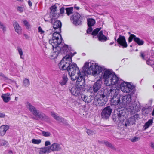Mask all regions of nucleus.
Instances as JSON below:
<instances>
[{
    "label": "nucleus",
    "instance_id": "nucleus-1",
    "mask_svg": "<svg viewBox=\"0 0 154 154\" xmlns=\"http://www.w3.org/2000/svg\"><path fill=\"white\" fill-rule=\"evenodd\" d=\"M66 57V59H63L58 64L59 69L62 70H66L71 80L74 81L77 80L75 86L69 87V90L72 94L75 96L81 95L84 90V87L85 85V76L88 75L85 70H82L80 71L77 65L75 64H70L71 59Z\"/></svg>",
    "mask_w": 154,
    "mask_h": 154
},
{
    "label": "nucleus",
    "instance_id": "nucleus-2",
    "mask_svg": "<svg viewBox=\"0 0 154 154\" xmlns=\"http://www.w3.org/2000/svg\"><path fill=\"white\" fill-rule=\"evenodd\" d=\"M121 98L122 106L117 109V115L116 118V121L118 119L117 121L120 122L124 119L127 110L133 114L140 110L139 103L136 101H131V97L130 95L121 96Z\"/></svg>",
    "mask_w": 154,
    "mask_h": 154
},
{
    "label": "nucleus",
    "instance_id": "nucleus-3",
    "mask_svg": "<svg viewBox=\"0 0 154 154\" xmlns=\"http://www.w3.org/2000/svg\"><path fill=\"white\" fill-rule=\"evenodd\" d=\"M83 70H85L87 74H92L94 76L99 74L100 76V79H103L106 85L108 84L109 80L112 75L114 72L111 69H108L104 67H102L96 64H92L86 62L83 66Z\"/></svg>",
    "mask_w": 154,
    "mask_h": 154
},
{
    "label": "nucleus",
    "instance_id": "nucleus-4",
    "mask_svg": "<svg viewBox=\"0 0 154 154\" xmlns=\"http://www.w3.org/2000/svg\"><path fill=\"white\" fill-rule=\"evenodd\" d=\"M60 36V35L58 33H53L52 39H50L49 41V44L52 45L53 50H54V48L55 49V51L51 54V57L52 59L56 58L58 54L60 53L62 41L59 39Z\"/></svg>",
    "mask_w": 154,
    "mask_h": 154
},
{
    "label": "nucleus",
    "instance_id": "nucleus-5",
    "mask_svg": "<svg viewBox=\"0 0 154 154\" xmlns=\"http://www.w3.org/2000/svg\"><path fill=\"white\" fill-rule=\"evenodd\" d=\"M107 101V95L102 91H100L95 96L93 101L94 104L97 106H102Z\"/></svg>",
    "mask_w": 154,
    "mask_h": 154
},
{
    "label": "nucleus",
    "instance_id": "nucleus-6",
    "mask_svg": "<svg viewBox=\"0 0 154 154\" xmlns=\"http://www.w3.org/2000/svg\"><path fill=\"white\" fill-rule=\"evenodd\" d=\"M110 92L109 94H111V102L114 105H119L122 107V103L120 95H118L120 91L119 89L115 88L114 89L111 88L109 90Z\"/></svg>",
    "mask_w": 154,
    "mask_h": 154
},
{
    "label": "nucleus",
    "instance_id": "nucleus-7",
    "mask_svg": "<svg viewBox=\"0 0 154 154\" xmlns=\"http://www.w3.org/2000/svg\"><path fill=\"white\" fill-rule=\"evenodd\" d=\"M57 8V7L55 5L51 7L50 9L51 10V13L52 15V17H51V16L49 15L48 17L49 19H48L47 18V15L45 16L44 18L45 21L52 22L53 21L54 19H57L58 17L59 14L56 13Z\"/></svg>",
    "mask_w": 154,
    "mask_h": 154
},
{
    "label": "nucleus",
    "instance_id": "nucleus-8",
    "mask_svg": "<svg viewBox=\"0 0 154 154\" xmlns=\"http://www.w3.org/2000/svg\"><path fill=\"white\" fill-rule=\"evenodd\" d=\"M108 84H106V85L107 86H110L111 85L116 86L119 87V86L122 82H123V80L119 77L117 76L114 72L112 75L109 80Z\"/></svg>",
    "mask_w": 154,
    "mask_h": 154
},
{
    "label": "nucleus",
    "instance_id": "nucleus-9",
    "mask_svg": "<svg viewBox=\"0 0 154 154\" xmlns=\"http://www.w3.org/2000/svg\"><path fill=\"white\" fill-rule=\"evenodd\" d=\"M119 88H120L123 92L128 93L134 88V86L130 83L125 82L123 80V82L121 83Z\"/></svg>",
    "mask_w": 154,
    "mask_h": 154
},
{
    "label": "nucleus",
    "instance_id": "nucleus-10",
    "mask_svg": "<svg viewBox=\"0 0 154 154\" xmlns=\"http://www.w3.org/2000/svg\"><path fill=\"white\" fill-rule=\"evenodd\" d=\"M70 19L74 25L77 26L81 24L82 18L79 14L75 12L71 17Z\"/></svg>",
    "mask_w": 154,
    "mask_h": 154
},
{
    "label": "nucleus",
    "instance_id": "nucleus-11",
    "mask_svg": "<svg viewBox=\"0 0 154 154\" xmlns=\"http://www.w3.org/2000/svg\"><path fill=\"white\" fill-rule=\"evenodd\" d=\"M31 112L35 116L38 117L42 120H43L46 122L50 121L49 118L45 114L42 113H40L39 111L35 108L32 110Z\"/></svg>",
    "mask_w": 154,
    "mask_h": 154
},
{
    "label": "nucleus",
    "instance_id": "nucleus-12",
    "mask_svg": "<svg viewBox=\"0 0 154 154\" xmlns=\"http://www.w3.org/2000/svg\"><path fill=\"white\" fill-rule=\"evenodd\" d=\"M31 112L35 116L38 117L42 120H43L46 122L50 121L49 118L45 114L42 113H40L39 111L35 108L32 110Z\"/></svg>",
    "mask_w": 154,
    "mask_h": 154
},
{
    "label": "nucleus",
    "instance_id": "nucleus-13",
    "mask_svg": "<svg viewBox=\"0 0 154 154\" xmlns=\"http://www.w3.org/2000/svg\"><path fill=\"white\" fill-rule=\"evenodd\" d=\"M112 111V109L109 106L105 107L101 112L102 118L106 119H108L110 116Z\"/></svg>",
    "mask_w": 154,
    "mask_h": 154
},
{
    "label": "nucleus",
    "instance_id": "nucleus-14",
    "mask_svg": "<svg viewBox=\"0 0 154 154\" xmlns=\"http://www.w3.org/2000/svg\"><path fill=\"white\" fill-rule=\"evenodd\" d=\"M56 19H54L53 21L52 22H51L52 23L54 22L53 26V28L55 30L57 29H58V30L56 31L54 33H58L60 35L59 38L61 37V35L59 34L61 31V28L62 26L60 20H56Z\"/></svg>",
    "mask_w": 154,
    "mask_h": 154
},
{
    "label": "nucleus",
    "instance_id": "nucleus-15",
    "mask_svg": "<svg viewBox=\"0 0 154 154\" xmlns=\"http://www.w3.org/2000/svg\"><path fill=\"white\" fill-rule=\"evenodd\" d=\"M102 83V80L100 79L97 80L93 85L91 88V89L93 90L94 93H97L101 88Z\"/></svg>",
    "mask_w": 154,
    "mask_h": 154
},
{
    "label": "nucleus",
    "instance_id": "nucleus-16",
    "mask_svg": "<svg viewBox=\"0 0 154 154\" xmlns=\"http://www.w3.org/2000/svg\"><path fill=\"white\" fill-rule=\"evenodd\" d=\"M116 41L118 44L122 47L126 48L127 47V44L125 36L119 35Z\"/></svg>",
    "mask_w": 154,
    "mask_h": 154
},
{
    "label": "nucleus",
    "instance_id": "nucleus-17",
    "mask_svg": "<svg viewBox=\"0 0 154 154\" xmlns=\"http://www.w3.org/2000/svg\"><path fill=\"white\" fill-rule=\"evenodd\" d=\"M51 115L56 120L59 122V123H62L66 125L67 122L66 120L60 117V116H58L57 114L54 112H52L51 113Z\"/></svg>",
    "mask_w": 154,
    "mask_h": 154
},
{
    "label": "nucleus",
    "instance_id": "nucleus-18",
    "mask_svg": "<svg viewBox=\"0 0 154 154\" xmlns=\"http://www.w3.org/2000/svg\"><path fill=\"white\" fill-rule=\"evenodd\" d=\"M48 147L50 152L51 151H60L61 150L60 145L57 143H54Z\"/></svg>",
    "mask_w": 154,
    "mask_h": 154
},
{
    "label": "nucleus",
    "instance_id": "nucleus-19",
    "mask_svg": "<svg viewBox=\"0 0 154 154\" xmlns=\"http://www.w3.org/2000/svg\"><path fill=\"white\" fill-rule=\"evenodd\" d=\"M13 25L15 32L19 34H20L22 32V29L18 23L16 21H14L13 23Z\"/></svg>",
    "mask_w": 154,
    "mask_h": 154
},
{
    "label": "nucleus",
    "instance_id": "nucleus-20",
    "mask_svg": "<svg viewBox=\"0 0 154 154\" xmlns=\"http://www.w3.org/2000/svg\"><path fill=\"white\" fill-rule=\"evenodd\" d=\"M59 39L61 40L62 41L61 43V47L60 48V52L61 54L64 53V54H66L68 51V45H64L63 46V43L62 42V38L60 37V39Z\"/></svg>",
    "mask_w": 154,
    "mask_h": 154
},
{
    "label": "nucleus",
    "instance_id": "nucleus-21",
    "mask_svg": "<svg viewBox=\"0 0 154 154\" xmlns=\"http://www.w3.org/2000/svg\"><path fill=\"white\" fill-rule=\"evenodd\" d=\"M9 128V126L8 125H4L0 127V135L4 136L6 131Z\"/></svg>",
    "mask_w": 154,
    "mask_h": 154
},
{
    "label": "nucleus",
    "instance_id": "nucleus-22",
    "mask_svg": "<svg viewBox=\"0 0 154 154\" xmlns=\"http://www.w3.org/2000/svg\"><path fill=\"white\" fill-rule=\"evenodd\" d=\"M98 40L100 41L104 42L107 40V37L103 34L102 31H100L97 35Z\"/></svg>",
    "mask_w": 154,
    "mask_h": 154
},
{
    "label": "nucleus",
    "instance_id": "nucleus-23",
    "mask_svg": "<svg viewBox=\"0 0 154 154\" xmlns=\"http://www.w3.org/2000/svg\"><path fill=\"white\" fill-rule=\"evenodd\" d=\"M153 123V119H149L148 121L145 123L143 128L144 130H146L150 126H152Z\"/></svg>",
    "mask_w": 154,
    "mask_h": 154
},
{
    "label": "nucleus",
    "instance_id": "nucleus-24",
    "mask_svg": "<svg viewBox=\"0 0 154 154\" xmlns=\"http://www.w3.org/2000/svg\"><path fill=\"white\" fill-rule=\"evenodd\" d=\"M50 152V151L48 147H44L40 149L39 154H48Z\"/></svg>",
    "mask_w": 154,
    "mask_h": 154
},
{
    "label": "nucleus",
    "instance_id": "nucleus-25",
    "mask_svg": "<svg viewBox=\"0 0 154 154\" xmlns=\"http://www.w3.org/2000/svg\"><path fill=\"white\" fill-rule=\"evenodd\" d=\"M132 119L130 117L128 119H127L125 122L124 125L126 127L133 125L135 123L134 122V120H132Z\"/></svg>",
    "mask_w": 154,
    "mask_h": 154
},
{
    "label": "nucleus",
    "instance_id": "nucleus-26",
    "mask_svg": "<svg viewBox=\"0 0 154 154\" xmlns=\"http://www.w3.org/2000/svg\"><path fill=\"white\" fill-rule=\"evenodd\" d=\"M9 95V94L7 93L3 94L1 96L2 98L5 102L7 103L10 100V97H8Z\"/></svg>",
    "mask_w": 154,
    "mask_h": 154
},
{
    "label": "nucleus",
    "instance_id": "nucleus-27",
    "mask_svg": "<svg viewBox=\"0 0 154 154\" xmlns=\"http://www.w3.org/2000/svg\"><path fill=\"white\" fill-rule=\"evenodd\" d=\"M87 21L88 26H94L95 23V20L92 18L88 19Z\"/></svg>",
    "mask_w": 154,
    "mask_h": 154
},
{
    "label": "nucleus",
    "instance_id": "nucleus-28",
    "mask_svg": "<svg viewBox=\"0 0 154 154\" xmlns=\"http://www.w3.org/2000/svg\"><path fill=\"white\" fill-rule=\"evenodd\" d=\"M68 79L66 75H64L62 78V80L60 82L61 85H65L67 82Z\"/></svg>",
    "mask_w": 154,
    "mask_h": 154
},
{
    "label": "nucleus",
    "instance_id": "nucleus-29",
    "mask_svg": "<svg viewBox=\"0 0 154 154\" xmlns=\"http://www.w3.org/2000/svg\"><path fill=\"white\" fill-rule=\"evenodd\" d=\"M134 41L139 45H143L144 43V41L137 37L136 38H134Z\"/></svg>",
    "mask_w": 154,
    "mask_h": 154
},
{
    "label": "nucleus",
    "instance_id": "nucleus-30",
    "mask_svg": "<svg viewBox=\"0 0 154 154\" xmlns=\"http://www.w3.org/2000/svg\"><path fill=\"white\" fill-rule=\"evenodd\" d=\"M26 106L27 108L31 112L35 108L29 102L26 103Z\"/></svg>",
    "mask_w": 154,
    "mask_h": 154
},
{
    "label": "nucleus",
    "instance_id": "nucleus-31",
    "mask_svg": "<svg viewBox=\"0 0 154 154\" xmlns=\"http://www.w3.org/2000/svg\"><path fill=\"white\" fill-rule=\"evenodd\" d=\"M65 10L66 14L68 16H69L72 13L73 11V7H70L67 8H65Z\"/></svg>",
    "mask_w": 154,
    "mask_h": 154
},
{
    "label": "nucleus",
    "instance_id": "nucleus-32",
    "mask_svg": "<svg viewBox=\"0 0 154 154\" xmlns=\"http://www.w3.org/2000/svg\"><path fill=\"white\" fill-rule=\"evenodd\" d=\"M23 86L25 87H28L30 85L29 80L28 79L25 78L23 82Z\"/></svg>",
    "mask_w": 154,
    "mask_h": 154
},
{
    "label": "nucleus",
    "instance_id": "nucleus-33",
    "mask_svg": "<svg viewBox=\"0 0 154 154\" xmlns=\"http://www.w3.org/2000/svg\"><path fill=\"white\" fill-rule=\"evenodd\" d=\"M105 144L107 147H110L112 149H115L116 148L114 146L112 145L110 143L108 142V141H105L104 142Z\"/></svg>",
    "mask_w": 154,
    "mask_h": 154
},
{
    "label": "nucleus",
    "instance_id": "nucleus-34",
    "mask_svg": "<svg viewBox=\"0 0 154 154\" xmlns=\"http://www.w3.org/2000/svg\"><path fill=\"white\" fill-rule=\"evenodd\" d=\"M101 29V28H97L95 29L92 32V35L93 36H96L99 31Z\"/></svg>",
    "mask_w": 154,
    "mask_h": 154
},
{
    "label": "nucleus",
    "instance_id": "nucleus-35",
    "mask_svg": "<svg viewBox=\"0 0 154 154\" xmlns=\"http://www.w3.org/2000/svg\"><path fill=\"white\" fill-rule=\"evenodd\" d=\"M17 50L19 55L20 56L21 59H24V56H23V51L22 48L18 47H17Z\"/></svg>",
    "mask_w": 154,
    "mask_h": 154
},
{
    "label": "nucleus",
    "instance_id": "nucleus-36",
    "mask_svg": "<svg viewBox=\"0 0 154 154\" xmlns=\"http://www.w3.org/2000/svg\"><path fill=\"white\" fill-rule=\"evenodd\" d=\"M95 96L90 95L87 98V102L89 103L92 101L93 100H94V99Z\"/></svg>",
    "mask_w": 154,
    "mask_h": 154
},
{
    "label": "nucleus",
    "instance_id": "nucleus-37",
    "mask_svg": "<svg viewBox=\"0 0 154 154\" xmlns=\"http://www.w3.org/2000/svg\"><path fill=\"white\" fill-rule=\"evenodd\" d=\"M41 142L40 139H33L32 140V143L34 144H39Z\"/></svg>",
    "mask_w": 154,
    "mask_h": 154
},
{
    "label": "nucleus",
    "instance_id": "nucleus-38",
    "mask_svg": "<svg viewBox=\"0 0 154 154\" xmlns=\"http://www.w3.org/2000/svg\"><path fill=\"white\" fill-rule=\"evenodd\" d=\"M135 35L133 34H131L130 35V36L128 38V42H131L132 41L133 39L134 41V38H136Z\"/></svg>",
    "mask_w": 154,
    "mask_h": 154
},
{
    "label": "nucleus",
    "instance_id": "nucleus-39",
    "mask_svg": "<svg viewBox=\"0 0 154 154\" xmlns=\"http://www.w3.org/2000/svg\"><path fill=\"white\" fill-rule=\"evenodd\" d=\"M86 132L88 135H92L95 134V131H93L87 129H86Z\"/></svg>",
    "mask_w": 154,
    "mask_h": 154
},
{
    "label": "nucleus",
    "instance_id": "nucleus-40",
    "mask_svg": "<svg viewBox=\"0 0 154 154\" xmlns=\"http://www.w3.org/2000/svg\"><path fill=\"white\" fill-rule=\"evenodd\" d=\"M130 117L132 119H132H133V120H134V122L135 123L136 120H138V119H139V116L138 114H136Z\"/></svg>",
    "mask_w": 154,
    "mask_h": 154
},
{
    "label": "nucleus",
    "instance_id": "nucleus-41",
    "mask_svg": "<svg viewBox=\"0 0 154 154\" xmlns=\"http://www.w3.org/2000/svg\"><path fill=\"white\" fill-rule=\"evenodd\" d=\"M42 132L43 135L45 137H49L51 135L50 133L49 132H45L44 131H42Z\"/></svg>",
    "mask_w": 154,
    "mask_h": 154
},
{
    "label": "nucleus",
    "instance_id": "nucleus-42",
    "mask_svg": "<svg viewBox=\"0 0 154 154\" xmlns=\"http://www.w3.org/2000/svg\"><path fill=\"white\" fill-rule=\"evenodd\" d=\"M0 28L2 29L4 32L6 31V27L5 26L1 21H0Z\"/></svg>",
    "mask_w": 154,
    "mask_h": 154
},
{
    "label": "nucleus",
    "instance_id": "nucleus-43",
    "mask_svg": "<svg viewBox=\"0 0 154 154\" xmlns=\"http://www.w3.org/2000/svg\"><path fill=\"white\" fill-rule=\"evenodd\" d=\"M76 52H74V54H72V53H71V54H72V57H71L69 55H66L61 60L60 62V63H59V64L62 61V60H63V59L64 58H65V59H66V60H67V58L66 59V57L67 56V57H68V58H71V63L70 64H75L74 63H72V57L75 54H76Z\"/></svg>",
    "mask_w": 154,
    "mask_h": 154
},
{
    "label": "nucleus",
    "instance_id": "nucleus-44",
    "mask_svg": "<svg viewBox=\"0 0 154 154\" xmlns=\"http://www.w3.org/2000/svg\"><path fill=\"white\" fill-rule=\"evenodd\" d=\"M80 95L81 96V97L82 100H83V101L85 102H87L86 101L87 100V98L88 97V96L85 94H81V95Z\"/></svg>",
    "mask_w": 154,
    "mask_h": 154
},
{
    "label": "nucleus",
    "instance_id": "nucleus-45",
    "mask_svg": "<svg viewBox=\"0 0 154 154\" xmlns=\"http://www.w3.org/2000/svg\"><path fill=\"white\" fill-rule=\"evenodd\" d=\"M139 138L135 137L133 138H131L130 140L133 142H135L137 141H138L139 139Z\"/></svg>",
    "mask_w": 154,
    "mask_h": 154
},
{
    "label": "nucleus",
    "instance_id": "nucleus-46",
    "mask_svg": "<svg viewBox=\"0 0 154 154\" xmlns=\"http://www.w3.org/2000/svg\"><path fill=\"white\" fill-rule=\"evenodd\" d=\"M23 23L24 25L26 26L27 28H29L30 27V25L29 23L26 20H24L23 21Z\"/></svg>",
    "mask_w": 154,
    "mask_h": 154
},
{
    "label": "nucleus",
    "instance_id": "nucleus-47",
    "mask_svg": "<svg viewBox=\"0 0 154 154\" xmlns=\"http://www.w3.org/2000/svg\"><path fill=\"white\" fill-rule=\"evenodd\" d=\"M17 10L20 11V12H22L24 11V8L22 6H19L17 8Z\"/></svg>",
    "mask_w": 154,
    "mask_h": 154
},
{
    "label": "nucleus",
    "instance_id": "nucleus-48",
    "mask_svg": "<svg viewBox=\"0 0 154 154\" xmlns=\"http://www.w3.org/2000/svg\"><path fill=\"white\" fill-rule=\"evenodd\" d=\"M8 142L4 140H2L1 141V145L2 146L7 145Z\"/></svg>",
    "mask_w": 154,
    "mask_h": 154
},
{
    "label": "nucleus",
    "instance_id": "nucleus-49",
    "mask_svg": "<svg viewBox=\"0 0 154 154\" xmlns=\"http://www.w3.org/2000/svg\"><path fill=\"white\" fill-rule=\"evenodd\" d=\"M0 76L4 77L5 78V80L7 81L10 80V79L8 78L5 76V75L2 72L0 73Z\"/></svg>",
    "mask_w": 154,
    "mask_h": 154
},
{
    "label": "nucleus",
    "instance_id": "nucleus-50",
    "mask_svg": "<svg viewBox=\"0 0 154 154\" xmlns=\"http://www.w3.org/2000/svg\"><path fill=\"white\" fill-rule=\"evenodd\" d=\"M88 26V29L87 31V33L88 34L90 33L93 30V29L92 27V26Z\"/></svg>",
    "mask_w": 154,
    "mask_h": 154
},
{
    "label": "nucleus",
    "instance_id": "nucleus-51",
    "mask_svg": "<svg viewBox=\"0 0 154 154\" xmlns=\"http://www.w3.org/2000/svg\"><path fill=\"white\" fill-rule=\"evenodd\" d=\"M65 9L64 7H62L60 9V13L61 14H63L64 12V10Z\"/></svg>",
    "mask_w": 154,
    "mask_h": 154
},
{
    "label": "nucleus",
    "instance_id": "nucleus-52",
    "mask_svg": "<svg viewBox=\"0 0 154 154\" xmlns=\"http://www.w3.org/2000/svg\"><path fill=\"white\" fill-rule=\"evenodd\" d=\"M38 31L41 34H42L44 32V31L42 30L40 26H39L38 28Z\"/></svg>",
    "mask_w": 154,
    "mask_h": 154
},
{
    "label": "nucleus",
    "instance_id": "nucleus-53",
    "mask_svg": "<svg viewBox=\"0 0 154 154\" xmlns=\"http://www.w3.org/2000/svg\"><path fill=\"white\" fill-rule=\"evenodd\" d=\"M150 146L151 148L154 150V142H151Z\"/></svg>",
    "mask_w": 154,
    "mask_h": 154
},
{
    "label": "nucleus",
    "instance_id": "nucleus-54",
    "mask_svg": "<svg viewBox=\"0 0 154 154\" xmlns=\"http://www.w3.org/2000/svg\"><path fill=\"white\" fill-rule=\"evenodd\" d=\"M51 144L50 142L49 141H46L45 142V146H47L48 145H50Z\"/></svg>",
    "mask_w": 154,
    "mask_h": 154
},
{
    "label": "nucleus",
    "instance_id": "nucleus-55",
    "mask_svg": "<svg viewBox=\"0 0 154 154\" xmlns=\"http://www.w3.org/2000/svg\"><path fill=\"white\" fill-rule=\"evenodd\" d=\"M5 114L0 113V118H4L5 116Z\"/></svg>",
    "mask_w": 154,
    "mask_h": 154
},
{
    "label": "nucleus",
    "instance_id": "nucleus-56",
    "mask_svg": "<svg viewBox=\"0 0 154 154\" xmlns=\"http://www.w3.org/2000/svg\"><path fill=\"white\" fill-rule=\"evenodd\" d=\"M140 57L143 59H144V55L142 52L140 53Z\"/></svg>",
    "mask_w": 154,
    "mask_h": 154
},
{
    "label": "nucleus",
    "instance_id": "nucleus-57",
    "mask_svg": "<svg viewBox=\"0 0 154 154\" xmlns=\"http://www.w3.org/2000/svg\"><path fill=\"white\" fill-rule=\"evenodd\" d=\"M23 35H24V36L26 38V39L29 38V36H28V35H27L26 34H24Z\"/></svg>",
    "mask_w": 154,
    "mask_h": 154
},
{
    "label": "nucleus",
    "instance_id": "nucleus-58",
    "mask_svg": "<svg viewBox=\"0 0 154 154\" xmlns=\"http://www.w3.org/2000/svg\"><path fill=\"white\" fill-rule=\"evenodd\" d=\"M117 36H118L117 32H116V33L115 36V38H114V39H115V41H116V40L117 38Z\"/></svg>",
    "mask_w": 154,
    "mask_h": 154
},
{
    "label": "nucleus",
    "instance_id": "nucleus-59",
    "mask_svg": "<svg viewBox=\"0 0 154 154\" xmlns=\"http://www.w3.org/2000/svg\"><path fill=\"white\" fill-rule=\"evenodd\" d=\"M28 3L29 5L30 6H32V2L30 0H29L28 1Z\"/></svg>",
    "mask_w": 154,
    "mask_h": 154
},
{
    "label": "nucleus",
    "instance_id": "nucleus-60",
    "mask_svg": "<svg viewBox=\"0 0 154 154\" xmlns=\"http://www.w3.org/2000/svg\"><path fill=\"white\" fill-rule=\"evenodd\" d=\"M74 8L77 10H79V7L76 6V5H74Z\"/></svg>",
    "mask_w": 154,
    "mask_h": 154
},
{
    "label": "nucleus",
    "instance_id": "nucleus-61",
    "mask_svg": "<svg viewBox=\"0 0 154 154\" xmlns=\"http://www.w3.org/2000/svg\"><path fill=\"white\" fill-rule=\"evenodd\" d=\"M8 153L9 154H11L12 153V150H9L8 151Z\"/></svg>",
    "mask_w": 154,
    "mask_h": 154
},
{
    "label": "nucleus",
    "instance_id": "nucleus-62",
    "mask_svg": "<svg viewBox=\"0 0 154 154\" xmlns=\"http://www.w3.org/2000/svg\"><path fill=\"white\" fill-rule=\"evenodd\" d=\"M152 116H154V109H153V110L152 111Z\"/></svg>",
    "mask_w": 154,
    "mask_h": 154
},
{
    "label": "nucleus",
    "instance_id": "nucleus-63",
    "mask_svg": "<svg viewBox=\"0 0 154 154\" xmlns=\"http://www.w3.org/2000/svg\"><path fill=\"white\" fill-rule=\"evenodd\" d=\"M146 63H147V64L148 65H149L150 64V62H149V61L148 60H147L146 61Z\"/></svg>",
    "mask_w": 154,
    "mask_h": 154
},
{
    "label": "nucleus",
    "instance_id": "nucleus-64",
    "mask_svg": "<svg viewBox=\"0 0 154 154\" xmlns=\"http://www.w3.org/2000/svg\"><path fill=\"white\" fill-rule=\"evenodd\" d=\"M113 43H114V42H110V44H110V45H112V44H113Z\"/></svg>",
    "mask_w": 154,
    "mask_h": 154
}]
</instances>
